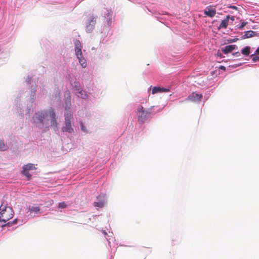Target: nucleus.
Returning <instances> with one entry per match:
<instances>
[{
    "mask_svg": "<svg viewBox=\"0 0 259 259\" xmlns=\"http://www.w3.org/2000/svg\"><path fill=\"white\" fill-rule=\"evenodd\" d=\"M154 106H151L147 109H144L142 105H139L137 108V115L138 122L140 124L144 123L148 120L149 116L152 113V110Z\"/></svg>",
    "mask_w": 259,
    "mask_h": 259,
    "instance_id": "obj_1",
    "label": "nucleus"
},
{
    "mask_svg": "<svg viewBox=\"0 0 259 259\" xmlns=\"http://www.w3.org/2000/svg\"><path fill=\"white\" fill-rule=\"evenodd\" d=\"M14 213L11 207L2 205L0 206V221L6 223L13 217Z\"/></svg>",
    "mask_w": 259,
    "mask_h": 259,
    "instance_id": "obj_2",
    "label": "nucleus"
},
{
    "mask_svg": "<svg viewBox=\"0 0 259 259\" xmlns=\"http://www.w3.org/2000/svg\"><path fill=\"white\" fill-rule=\"evenodd\" d=\"M66 112L64 114L65 126L62 128L63 132L72 133L73 129L72 127L71 122L73 119V114L71 111L67 109V106L65 107Z\"/></svg>",
    "mask_w": 259,
    "mask_h": 259,
    "instance_id": "obj_3",
    "label": "nucleus"
},
{
    "mask_svg": "<svg viewBox=\"0 0 259 259\" xmlns=\"http://www.w3.org/2000/svg\"><path fill=\"white\" fill-rule=\"evenodd\" d=\"M47 115V112L45 111H40L35 113L33 117V123L38 127L44 126V121Z\"/></svg>",
    "mask_w": 259,
    "mask_h": 259,
    "instance_id": "obj_4",
    "label": "nucleus"
},
{
    "mask_svg": "<svg viewBox=\"0 0 259 259\" xmlns=\"http://www.w3.org/2000/svg\"><path fill=\"white\" fill-rule=\"evenodd\" d=\"M36 167L34 166V164L32 163H28L26 165L23 166V170L22 171V173L23 175L26 176L27 179L29 180L31 178V175L28 172L29 170L35 169Z\"/></svg>",
    "mask_w": 259,
    "mask_h": 259,
    "instance_id": "obj_5",
    "label": "nucleus"
},
{
    "mask_svg": "<svg viewBox=\"0 0 259 259\" xmlns=\"http://www.w3.org/2000/svg\"><path fill=\"white\" fill-rule=\"evenodd\" d=\"M49 115L51 118V126L54 127H57V123L56 119V114L52 108L49 110Z\"/></svg>",
    "mask_w": 259,
    "mask_h": 259,
    "instance_id": "obj_6",
    "label": "nucleus"
},
{
    "mask_svg": "<svg viewBox=\"0 0 259 259\" xmlns=\"http://www.w3.org/2000/svg\"><path fill=\"white\" fill-rule=\"evenodd\" d=\"M169 89L168 88H164L160 87H154L152 89V94H155L156 93H161L163 92H168Z\"/></svg>",
    "mask_w": 259,
    "mask_h": 259,
    "instance_id": "obj_7",
    "label": "nucleus"
},
{
    "mask_svg": "<svg viewBox=\"0 0 259 259\" xmlns=\"http://www.w3.org/2000/svg\"><path fill=\"white\" fill-rule=\"evenodd\" d=\"M202 98V94H199L196 93H193L191 95L188 96L187 99L192 102L198 101Z\"/></svg>",
    "mask_w": 259,
    "mask_h": 259,
    "instance_id": "obj_8",
    "label": "nucleus"
},
{
    "mask_svg": "<svg viewBox=\"0 0 259 259\" xmlns=\"http://www.w3.org/2000/svg\"><path fill=\"white\" fill-rule=\"evenodd\" d=\"M204 14L209 17H213L216 14V11L214 9L207 7L204 12Z\"/></svg>",
    "mask_w": 259,
    "mask_h": 259,
    "instance_id": "obj_9",
    "label": "nucleus"
},
{
    "mask_svg": "<svg viewBox=\"0 0 259 259\" xmlns=\"http://www.w3.org/2000/svg\"><path fill=\"white\" fill-rule=\"evenodd\" d=\"M236 47L235 45H228L226 46L224 48H222V51L225 54H227L233 51Z\"/></svg>",
    "mask_w": 259,
    "mask_h": 259,
    "instance_id": "obj_10",
    "label": "nucleus"
},
{
    "mask_svg": "<svg viewBox=\"0 0 259 259\" xmlns=\"http://www.w3.org/2000/svg\"><path fill=\"white\" fill-rule=\"evenodd\" d=\"M257 33L252 30L247 31L242 36V39H245L256 36Z\"/></svg>",
    "mask_w": 259,
    "mask_h": 259,
    "instance_id": "obj_11",
    "label": "nucleus"
},
{
    "mask_svg": "<svg viewBox=\"0 0 259 259\" xmlns=\"http://www.w3.org/2000/svg\"><path fill=\"white\" fill-rule=\"evenodd\" d=\"M28 211L30 213L33 212L34 213H37L40 211V208L37 205H34V206H30V205L28 207Z\"/></svg>",
    "mask_w": 259,
    "mask_h": 259,
    "instance_id": "obj_12",
    "label": "nucleus"
},
{
    "mask_svg": "<svg viewBox=\"0 0 259 259\" xmlns=\"http://www.w3.org/2000/svg\"><path fill=\"white\" fill-rule=\"evenodd\" d=\"M229 18H230V16H228L226 19L223 20L222 21L221 23L220 24V26L219 27V29H220V28H226L227 27L228 25V22H229Z\"/></svg>",
    "mask_w": 259,
    "mask_h": 259,
    "instance_id": "obj_13",
    "label": "nucleus"
},
{
    "mask_svg": "<svg viewBox=\"0 0 259 259\" xmlns=\"http://www.w3.org/2000/svg\"><path fill=\"white\" fill-rule=\"evenodd\" d=\"M77 59H78L79 62L82 68H85L87 67V62L85 59L83 58L82 55H80V56H77Z\"/></svg>",
    "mask_w": 259,
    "mask_h": 259,
    "instance_id": "obj_14",
    "label": "nucleus"
},
{
    "mask_svg": "<svg viewBox=\"0 0 259 259\" xmlns=\"http://www.w3.org/2000/svg\"><path fill=\"white\" fill-rule=\"evenodd\" d=\"M250 48L248 46L245 47L241 50V53L245 56H248L250 53Z\"/></svg>",
    "mask_w": 259,
    "mask_h": 259,
    "instance_id": "obj_15",
    "label": "nucleus"
},
{
    "mask_svg": "<svg viewBox=\"0 0 259 259\" xmlns=\"http://www.w3.org/2000/svg\"><path fill=\"white\" fill-rule=\"evenodd\" d=\"M17 219H14L12 222H9L7 223H6L2 226V228L5 227H11L13 225L17 224Z\"/></svg>",
    "mask_w": 259,
    "mask_h": 259,
    "instance_id": "obj_16",
    "label": "nucleus"
},
{
    "mask_svg": "<svg viewBox=\"0 0 259 259\" xmlns=\"http://www.w3.org/2000/svg\"><path fill=\"white\" fill-rule=\"evenodd\" d=\"M81 49H82V47L75 48V55H76V57L80 56V55H82Z\"/></svg>",
    "mask_w": 259,
    "mask_h": 259,
    "instance_id": "obj_17",
    "label": "nucleus"
},
{
    "mask_svg": "<svg viewBox=\"0 0 259 259\" xmlns=\"http://www.w3.org/2000/svg\"><path fill=\"white\" fill-rule=\"evenodd\" d=\"M7 149L6 146L5 145L3 141H0V150L4 151Z\"/></svg>",
    "mask_w": 259,
    "mask_h": 259,
    "instance_id": "obj_18",
    "label": "nucleus"
},
{
    "mask_svg": "<svg viewBox=\"0 0 259 259\" xmlns=\"http://www.w3.org/2000/svg\"><path fill=\"white\" fill-rule=\"evenodd\" d=\"M79 94L78 97H80L82 99H85L87 97V95L84 91H80L79 92Z\"/></svg>",
    "mask_w": 259,
    "mask_h": 259,
    "instance_id": "obj_19",
    "label": "nucleus"
},
{
    "mask_svg": "<svg viewBox=\"0 0 259 259\" xmlns=\"http://www.w3.org/2000/svg\"><path fill=\"white\" fill-rule=\"evenodd\" d=\"M66 207L67 205L64 202L59 203L58 206L59 208H65Z\"/></svg>",
    "mask_w": 259,
    "mask_h": 259,
    "instance_id": "obj_20",
    "label": "nucleus"
},
{
    "mask_svg": "<svg viewBox=\"0 0 259 259\" xmlns=\"http://www.w3.org/2000/svg\"><path fill=\"white\" fill-rule=\"evenodd\" d=\"M94 205L95 206H98V207H102L103 206L104 203L102 201L95 202H94Z\"/></svg>",
    "mask_w": 259,
    "mask_h": 259,
    "instance_id": "obj_21",
    "label": "nucleus"
},
{
    "mask_svg": "<svg viewBox=\"0 0 259 259\" xmlns=\"http://www.w3.org/2000/svg\"><path fill=\"white\" fill-rule=\"evenodd\" d=\"M75 48V47H81V44L79 40H76L74 42Z\"/></svg>",
    "mask_w": 259,
    "mask_h": 259,
    "instance_id": "obj_22",
    "label": "nucleus"
},
{
    "mask_svg": "<svg viewBox=\"0 0 259 259\" xmlns=\"http://www.w3.org/2000/svg\"><path fill=\"white\" fill-rule=\"evenodd\" d=\"M247 24L246 22H242L240 26L238 27V29L240 30H242L243 27Z\"/></svg>",
    "mask_w": 259,
    "mask_h": 259,
    "instance_id": "obj_23",
    "label": "nucleus"
},
{
    "mask_svg": "<svg viewBox=\"0 0 259 259\" xmlns=\"http://www.w3.org/2000/svg\"><path fill=\"white\" fill-rule=\"evenodd\" d=\"M252 58V60L253 62H255L257 61H259V57L254 56V55H252L250 56Z\"/></svg>",
    "mask_w": 259,
    "mask_h": 259,
    "instance_id": "obj_24",
    "label": "nucleus"
},
{
    "mask_svg": "<svg viewBox=\"0 0 259 259\" xmlns=\"http://www.w3.org/2000/svg\"><path fill=\"white\" fill-rule=\"evenodd\" d=\"M92 23L93 25H94L96 23V18H92L90 22L89 25H91Z\"/></svg>",
    "mask_w": 259,
    "mask_h": 259,
    "instance_id": "obj_25",
    "label": "nucleus"
},
{
    "mask_svg": "<svg viewBox=\"0 0 259 259\" xmlns=\"http://www.w3.org/2000/svg\"><path fill=\"white\" fill-rule=\"evenodd\" d=\"M81 130L83 132H86L85 127L83 125L82 122H80Z\"/></svg>",
    "mask_w": 259,
    "mask_h": 259,
    "instance_id": "obj_26",
    "label": "nucleus"
},
{
    "mask_svg": "<svg viewBox=\"0 0 259 259\" xmlns=\"http://www.w3.org/2000/svg\"><path fill=\"white\" fill-rule=\"evenodd\" d=\"M233 55L236 56V57H239L240 56V54L239 52H237L235 53H233Z\"/></svg>",
    "mask_w": 259,
    "mask_h": 259,
    "instance_id": "obj_27",
    "label": "nucleus"
},
{
    "mask_svg": "<svg viewBox=\"0 0 259 259\" xmlns=\"http://www.w3.org/2000/svg\"><path fill=\"white\" fill-rule=\"evenodd\" d=\"M230 8H231V9H234L235 10H237L238 9V8L235 6H230L229 7Z\"/></svg>",
    "mask_w": 259,
    "mask_h": 259,
    "instance_id": "obj_28",
    "label": "nucleus"
},
{
    "mask_svg": "<svg viewBox=\"0 0 259 259\" xmlns=\"http://www.w3.org/2000/svg\"><path fill=\"white\" fill-rule=\"evenodd\" d=\"M220 68L222 70H226V67L224 66H221L220 67Z\"/></svg>",
    "mask_w": 259,
    "mask_h": 259,
    "instance_id": "obj_29",
    "label": "nucleus"
},
{
    "mask_svg": "<svg viewBox=\"0 0 259 259\" xmlns=\"http://www.w3.org/2000/svg\"><path fill=\"white\" fill-rule=\"evenodd\" d=\"M255 54L257 55H259V47L257 48L255 51Z\"/></svg>",
    "mask_w": 259,
    "mask_h": 259,
    "instance_id": "obj_30",
    "label": "nucleus"
},
{
    "mask_svg": "<svg viewBox=\"0 0 259 259\" xmlns=\"http://www.w3.org/2000/svg\"><path fill=\"white\" fill-rule=\"evenodd\" d=\"M229 19H231L232 21H234V17L233 16H230V18Z\"/></svg>",
    "mask_w": 259,
    "mask_h": 259,
    "instance_id": "obj_31",
    "label": "nucleus"
},
{
    "mask_svg": "<svg viewBox=\"0 0 259 259\" xmlns=\"http://www.w3.org/2000/svg\"><path fill=\"white\" fill-rule=\"evenodd\" d=\"M69 106H68V108L69 109L70 108L69 106L71 105L70 101H69Z\"/></svg>",
    "mask_w": 259,
    "mask_h": 259,
    "instance_id": "obj_32",
    "label": "nucleus"
}]
</instances>
